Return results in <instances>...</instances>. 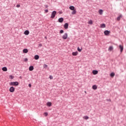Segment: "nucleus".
Here are the masks:
<instances>
[{
  "label": "nucleus",
  "mask_w": 126,
  "mask_h": 126,
  "mask_svg": "<svg viewBox=\"0 0 126 126\" xmlns=\"http://www.w3.org/2000/svg\"><path fill=\"white\" fill-rule=\"evenodd\" d=\"M10 85L11 86H18V85H19V83H18V82H11L10 83Z\"/></svg>",
  "instance_id": "1"
},
{
  "label": "nucleus",
  "mask_w": 126,
  "mask_h": 126,
  "mask_svg": "<svg viewBox=\"0 0 126 126\" xmlns=\"http://www.w3.org/2000/svg\"><path fill=\"white\" fill-rule=\"evenodd\" d=\"M57 14V11H53L51 14V18L54 19L56 17V15Z\"/></svg>",
  "instance_id": "2"
},
{
  "label": "nucleus",
  "mask_w": 126,
  "mask_h": 126,
  "mask_svg": "<svg viewBox=\"0 0 126 126\" xmlns=\"http://www.w3.org/2000/svg\"><path fill=\"white\" fill-rule=\"evenodd\" d=\"M110 33H111V31H110L106 30L104 32V33L105 36H108L110 34Z\"/></svg>",
  "instance_id": "3"
},
{
  "label": "nucleus",
  "mask_w": 126,
  "mask_h": 126,
  "mask_svg": "<svg viewBox=\"0 0 126 126\" xmlns=\"http://www.w3.org/2000/svg\"><path fill=\"white\" fill-rule=\"evenodd\" d=\"M62 38L64 40H66L67 38V33H65L64 35H63Z\"/></svg>",
  "instance_id": "4"
},
{
  "label": "nucleus",
  "mask_w": 126,
  "mask_h": 126,
  "mask_svg": "<svg viewBox=\"0 0 126 126\" xmlns=\"http://www.w3.org/2000/svg\"><path fill=\"white\" fill-rule=\"evenodd\" d=\"M15 90V89L13 87H11L9 89V91L11 93H13V92H14Z\"/></svg>",
  "instance_id": "5"
},
{
  "label": "nucleus",
  "mask_w": 126,
  "mask_h": 126,
  "mask_svg": "<svg viewBox=\"0 0 126 126\" xmlns=\"http://www.w3.org/2000/svg\"><path fill=\"white\" fill-rule=\"evenodd\" d=\"M119 49H120L121 53H123V51H124V46L122 45H119Z\"/></svg>",
  "instance_id": "6"
},
{
  "label": "nucleus",
  "mask_w": 126,
  "mask_h": 126,
  "mask_svg": "<svg viewBox=\"0 0 126 126\" xmlns=\"http://www.w3.org/2000/svg\"><path fill=\"white\" fill-rule=\"evenodd\" d=\"M58 22L60 23H63V18L61 17L58 19Z\"/></svg>",
  "instance_id": "7"
},
{
  "label": "nucleus",
  "mask_w": 126,
  "mask_h": 126,
  "mask_svg": "<svg viewBox=\"0 0 126 126\" xmlns=\"http://www.w3.org/2000/svg\"><path fill=\"white\" fill-rule=\"evenodd\" d=\"M123 17V15L120 14L117 18V21H120L121 20V19Z\"/></svg>",
  "instance_id": "8"
},
{
  "label": "nucleus",
  "mask_w": 126,
  "mask_h": 126,
  "mask_svg": "<svg viewBox=\"0 0 126 126\" xmlns=\"http://www.w3.org/2000/svg\"><path fill=\"white\" fill-rule=\"evenodd\" d=\"M64 29H67L68 28V23H65V24L64 25Z\"/></svg>",
  "instance_id": "9"
},
{
  "label": "nucleus",
  "mask_w": 126,
  "mask_h": 126,
  "mask_svg": "<svg viewBox=\"0 0 126 126\" xmlns=\"http://www.w3.org/2000/svg\"><path fill=\"white\" fill-rule=\"evenodd\" d=\"M29 69L30 71H32L34 70V66L31 65L29 67Z\"/></svg>",
  "instance_id": "10"
},
{
  "label": "nucleus",
  "mask_w": 126,
  "mask_h": 126,
  "mask_svg": "<svg viewBox=\"0 0 126 126\" xmlns=\"http://www.w3.org/2000/svg\"><path fill=\"white\" fill-rule=\"evenodd\" d=\"M93 74H94V75H95V74H98V70H94L93 71Z\"/></svg>",
  "instance_id": "11"
},
{
  "label": "nucleus",
  "mask_w": 126,
  "mask_h": 126,
  "mask_svg": "<svg viewBox=\"0 0 126 126\" xmlns=\"http://www.w3.org/2000/svg\"><path fill=\"white\" fill-rule=\"evenodd\" d=\"M29 33H30V32H29V31L28 30H26L24 32V33L25 34V35H29Z\"/></svg>",
  "instance_id": "12"
},
{
  "label": "nucleus",
  "mask_w": 126,
  "mask_h": 126,
  "mask_svg": "<svg viewBox=\"0 0 126 126\" xmlns=\"http://www.w3.org/2000/svg\"><path fill=\"white\" fill-rule=\"evenodd\" d=\"M23 52L25 54H27V53H28V49L27 48H25L23 49Z\"/></svg>",
  "instance_id": "13"
},
{
  "label": "nucleus",
  "mask_w": 126,
  "mask_h": 126,
  "mask_svg": "<svg viewBox=\"0 0 126 126\" xmlns=\"http://www.w3.org/2000/svg\"><path fill=\"white\" fill-rule=\"evenodd\" d=\"M72 56H77V55H78V52L76 51L75 52H72Z\"/></svg>",
  "instance_id": "14"
},
{
  "label": "nucleus",
  "mask_w": 126,
  "mask_h": 126,
  "mask_svg": "<svg viewBox=\"0 0 126 126\" xmlns=\"http://www.w3.org/2000/svg\"><path fill=\"white\" fill-rule=\"evenodd\" d=\"M39 55H36L34 57V60H37L39 59Z\"/></svg>",
  "instance_id": "15"
},
{
  "label": "nucleus",
  "mask_w": 126,
  "mask_h": 126,
  "mask_svg": "<svg viewBox=\"0 0 126 126\" xmlns=\"http://www.w3.org/2000/svg\"><path fill=\"white\" fill-rule=\"evenodd\" d=\"M2 70H3V71H7V68L6 67H3Z\"/></svg>",
  "instance_id": "16"
},
{
  "label": "nucleus",
  "mask_w": 126,
  "mask_h": 126,
  "mask_svg": "<svg viewBox=\"0 0 126 126\" xmlns=\"http://www.w3.org/2000/svg\"><path fill=\"white\" fill-rule=\"evenodd\" d=\"M92 88L94 90H96L97 89V85H94L93 86Z\"/></svg>",
  "instance_id": "17"
},
{
  "label": "nucleus",
  "mask_w": 126,
  "mask_h": 126,
  "mask_svg": "<svg viewBox=\"0 0 126 126\" xmlns=\"http://www.w3.org/2000/svg\"><path fill=\"white\" fill-rule=\"evenodd\" d=\"M105 27H106V25H105V24H101L100 25L101 28H105Z\"/></svg>",
  "instance_id": "18"
},
{
  "label": "nucleus",
  "mask_w": 126,
  "mask_h": 126,
  "mask_svg": "<svg viewBox=\"0 0 126 126\" xmlns=\"http://www.w3.org/2000/svg\"><path fill=\"white\" fill-rule=\"evenodd\" d=\"M47 106H48V107H51V106H52V102H48L47 103Z\"/></svg>",
  "instance_id": "19"
},
{
  "label": "nucleus",
  "mask_w": 126,
  "mask_h": 126,
  "mask_svg": "<svg viewBox=\"0 0 126 126\" xmlns=\"http://www.w3.org/2000/svg\"><path fill=\"white\" fill-rule=\"evenodd\" d=\"M88 24H90V25H92V24H93V21H92V20H90L88 22Z\"/></svg>",
  "instance_id": "20"
},
{
  "label": "nucleus",
  "mask_w": 126,
  "mask_h": 126,
  "mask_svg": "<svg viewBox=\"0 0 126 126\" xmlns=\"http://www.w3.org/2000/svg\"><path fill=\"white\" fill-rule=\"evenodd\" d=\"M98 13L100 14V15H102V14H103V10L100 9L98 11Z\"/></svg>",
  "instance_id": "21"
},
{
  "label": "nucleus",
  "mask_w": 126,
  "mask_h": 126,
  "mask_svg": "<svg viewBox=\"0 0 126 126\" xmlns=\"http://www.w3.org/2000/svg\"><path fill=\"white\" fill-rule=\"evenodd\" d=\"M74 6H70L69 7V9H70V10H74Z\"/></svg>",
  "instance_id": "22"
},
{
  "label": "nucleus",
  "mask_w": 126,
  "mask_h": 126,
  "mask_svg": "<svg viewBox=\"0 0 126 126\" xmlns=\"http://www.w3.org/2000/svg\"><path fill=\"white\" fill-rule=\"evenodd\" d=\"M72 14H76V10H73L72 12Z\"/></svg>",
  "instance_id": "23"
},
{
  "label": "nucleus",
  "mask_w": 126,
  "mask_h": 126,
  "mask_svg": "<svg viewBox=\"0 0 126 126\" xmlns=\"http://www.w3.org/2000/svg\"><path fill=\"white\" fill-rule=\"evenodd\" d=\"M115 76V73L112 72L111 73V77H114Z\"/></svg>",
  "instance_id": "24"
},
{
  "label": "nucleus",
  "mask_w": 126,
  "mask_h": 126,
  "mask_svg": "<svg viewBox=\"0 0 126 126\" xmlns=\"http://www.w3.org/2000/svg\"><path fill=\"white\" fill-rule=\"evenodd\" d=\"M77 51H78V52H81V51H82V48H81V49H80L79 47H78L77 48Z\"/></svg>",
  "instance_id": "25"
},
{
  "label": "nucleus",
  "mask_w": 126,
  "mask_h": 126,
  "mask_svg": "<svg viewBox=\"0 0 126 126\" xmlns=\"http://www.w3.org/2000/svg\"><path fill=\"white\" fill-rule=\"evenodd\" d=\"M43 67H44V68H47V67H48V65L44 64L43 65Z\"/></svg>",
  "instance_id": "26"
},
{
  "label": "nucleus",
  "mask_w": 126,
  "mask_h": 126,
  "mask_svg": "<svg viewBox=\"0 0 126 126\" xmlns=\"http://www.w3.org/2000/svg\"><path fill=\"white\" fill-rule=\"evenodd\" d=\"M24 61L25 63H27V62H28V58H25Z\"/></svg>",
  "instance_id": "27"
},
{
  "label": "nucleus",
  "mask_w": 126,
  "mask_h": 126,
  "mask_svg": "<svg viewBox=\"0 0 126 126\" xmlns=\"http://www.w3.org/2000/svg\"><path fill=\"white\" fill-rule=\"evenodd\" d=\"M84 119L85 120H88V119H89V117L86 116L84 117Z\"/></svg>",
  "instance_id": "28"
},
{
  "label": "nucleus",
  "mask_w": 126,
  "mask_h": 126,
  "mask_svg": "<svg viewBox=\"0 0 126 126\" xmlns=\"http://www.w3.org/2000/svg\"><path fill=\"white\" fill-rule=\"evenodd\" d=\"M63 32H64L63 30H61L60 31V34H63Z\"/></svg>",
  "instance_id": "29"
},
{
  "label": "nucleus",
  "mask_w": 126,
  "mask_h": 126,
  "mask_svg": "<svg viewBox=\"0 0 126 126\" xmlns=\"http://www.w3.org/2000/svg\"><path fill=\"white\" fill-rule=\"evenodd\" d=\"M10 78H11V79H13V78H14V77H13V76L12 75H10Z\"/></svg>",
  "instance_id": "30"
},
{
  "label": "nucleus",
  "mask_w": 126,
  "mask_h": 126,
  "mask_svg": "<svg viewBox=\"0 0 126 126\" xmlns=\"http://www.w3.org/2000/svg\"><path fill=\"white\" fill-rule=\"evenodd\" d=\"M44 115H45V117H47L48 116V113L47 112H45Z\"/></svg>",
  "instance_id": "31"
},
{
  "label": "nucleus",
  "mask_w": 126,
  "mask_h": 126,
  "mask_svg": "<svg viewBox=\"0 0 126 126\" xmlns=\"http://www.w3.org/2000/svg\"><path fill=\"white\" fill-rule=\"evenodd\" d=\"M114 50V47L112 46H111V51H113Z\"/></svg>",
  "instance_id": "32"
},
{
  "label": "nucleus",
  "mask_w": 126,
  "mask_h": 126,
  "mask_svg": "<svg viewBox=\"0 0 126 126\" xmlns=\"http://www.w3.org/2000/svg\"><path fill=\"white\" fill-rule=\"evenodd\" d=\"M45 11L46 13H47V12H49V10L46 9V10H45Z\"/></svg>",
  "instance_id": "33"
},
{
  "label": "nucleus",
  "mask_w": 126,
  "mask_h": 126,
  "mask_svg": "<svg viewBox=\"0 0 126 126\" xmlns=\"http://www.w3.org/2000/svg\"><path fill=\"white\" fill-rule=\"evenodd\" d=\"M20 6V4H18L17 5H16V7H19Z\"/></svg>",
  "instance_id": "34"
},
{
  "label": "nucleus",
  "mask_w": 126,
  "mask_h": 126,
  "mask_svg": "<svg viewBox=\"0 0 126 126\" xmlns=\"http://www.w3.org/2000/svg\"><path fill=\"white\" fill-rule=\"evenodd\" d=\"M59 14H62V13H63V11H59Z\"/></svg>",
  "instance_id": "35"
},
{
  "label": "nucleus",
  "mask_w": 126,
  "mask_h": 126,
  "mask_svg": "<svg viewBox=\"0 0 126 126\" xmlns=\"http://www.w3.org/2000/svg\"><path fill=\"white\" fill-rule=\"evenodd\" d=\"M108 51H111V46H109V47L108 48Z\"/></svg>",
  "instance_id": "36"
},
{
  "label": "nucleus",
  "mask_w": 126,
  "mask_h": 126,
  "mask_svg": "<svg viewBox=\"0 0 126 126\" xmlns=\"http://www.w3.org/2000/svg\"><path fill=\"white\" fill-rule=\"evenodd\" d=\"M32 86V85H31V84H29V87L31 88Z\"/></svg>",
  "instance_id": "37"
},
{
  "label": "nucleus",
  "mask_w": 126,
  "mask_h": 126,
  "mask_svg": "<svg viewBox=\"0 0 126 126\" xmlns=\"http://www.w3.org/2000/svg\"><path fill=\"white\" fill-rule=\"evenodd\" d=\"M49 78H50V79H53V76H50Z\"/></svg>",
  "instance_id": "38"
},
{
  "label": "nucleus",
  "mask_w": 126,
  "mask_h": 126,
  "mask_svg": "<svg viewBox=\"0 0 126 126\" xmlns=\"http://www.w3.org/2000/svg\"><path fill=\"white\" fill-rule=\"evenodd\" d=\"M46 8H48V7H49V6H48V5H45Z\"/></svg>",
  "instance_id": "39"
},
{
  "label": "nucleus",
  "mask_w": 126,
  "mask_h": 126,
  "mask_svg": "<svg viewBox=\"0 0 126 126\" xmlns=\"http://www.w3.org/2000/svg\"><path fill=\"white\" fill-rule=\"evenodd\" d=\"M42 44L40 43L39 44V47H42Z\"/></svg>",
  "instance_id": "40"
},
{
  "label": "nucleus",
  "mask_w": 126,
  "mask_h": 126,
  "mask_svg": "<svg viewBox=\"0 0 126 126\" xmlns=\"http://www.w3.org/2000/svg\"><path fill=\"white\" fill-rule=\"evenodd\" d=\"M110 76H111V73L109 74Z\"/></svg>",
  "instance_id": "41"
},
{
  "label": "nucleus",
  "mask_w": 126,
  "mask_h": 126,
  "mask_svg": "<svg viewBox=\"0 0 126 126\" xmlns=\"http://www.w3.org/2000/svg\"><path fill=\"white\" fill-rule=\"evenodd\" d=\"M109 101H111V99H109Z\"/></svg>",
  "instance_id": "42"
},
{
  "label": "nucleus",
  "mask_w": 126,
  "mask_h": 126,
  "mask_svg": "<svg viewBox=\"0 0 126 126\" xmlns=\"http://www.w3.org/2000/svg\"><path fill=\"white\" fill-rule=\"evenodd\" d=\"M85 93H86V91H85Z\"/></svg>",
  "instance_id": "43"
},
{
  "label": "nucleus",
  "mask_w": 126,
  "mask_h": 126,
  "mask_svg": "<svg viewBox=\"0 0 126 126\" xmlns=\"http://www.w3.org/2000/svg\"><path fill=\"white\" fill-rule=\"evenodd\" d=\"M45 38H47V37H45Z\"/></svg>",
  "instance_id": "44"
}]
</instances>
